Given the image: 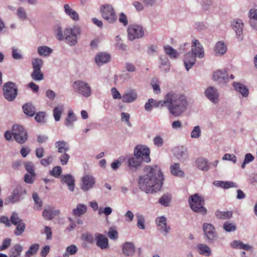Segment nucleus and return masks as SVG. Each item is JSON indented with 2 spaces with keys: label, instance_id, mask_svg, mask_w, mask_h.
I'll list each match as a JSON object with an SVG mask.
<instances>
[{
  "label": "nucleus",
  "instance_id": "nucleus-1",
  "mask_svg": "<svg viewBox=\"0 0 257 257\" xmlns=\"http://www.w3.org/2000/svg\"><path fill=\"white\" fill-rule=\"evenodd\" d=\"M164 176L160 167H149L146 173L139 176L138 184L139 189L146 193H154L162 187Z\"/></svg>",
  "mask_w": 257,
  "mask_h": 257
},
{
  "label": "nucleus",
  "instance_id": "nucleus-2",
  "mask_svg": "<svg viewBox=\"0 0 257 257\" xmlns=\"http://www.w3.org/2000/svg\"><path fill=\"white\" fill-rule=\"evenodd\" d=\"M188 103L186 97L182 94L170 91L167 92L163 100L156 101L154 103L156 107H166L172 116L178 117L182 115L187 109Z\"/></svg>",
  "mask_w": 257,
  "mask_h": 257
},
{
  "label": "nucleus",
  "instance_id": "nucleus-3",
  "mask_svg": "<svg viewBox=\"0 0 257 257\" xmlns=\"http://www.w3.org/2000/svg\"><path fill=\"white\" fill-rule=\"evenodd\" d=\"M72 87L74 92L85 98L89 97L92 95V88L86 81L77 80L72 83Z\"/></svg>",
  "mask_w": 257,
  "mask_h": 257
},
{
  "label": "nucleus",
  "instance_id": "nucleus-4",
  "mask_svg": "<svg viewBox=\"0 0 257 257\" xmlns=\"http://www.w3.org/2000/svg\"><path fill=\"white\" fill-rule=\"evenodd\" d=\"M81 33L80 28L78 26L67 28L64 30V40L70 46H74L77 43V37Z\"/></svg>",
  "mask_w": 257,
  "mask_h": 257
},
{
  "label": "nucleus",
  "instance_id": "nucleus-5",
  "mask_svg": "<svg viewBox=\"0 0 257 257\" xmlns=\"http://www.w3.org/2000/svg\"><path fill=\"white\" fill-rule=\"evenodd\" d=\"M13 136L16 141L19 144L24 143L28 139V134L23 126L18 124L12 127Z\"/></svg>",
  "mask_w": 257,
  "mask_h": 257
},
{
  "label": "nucleus",
  "instance_id": "nucleus-6",
  "mask_svg": "<svg viewBox=\"0 0 257 257\" xmlns=\"http://www.w3.org/2000/svg\"><path fill=\"white\" fill-rule=\"evenodd\" d=\"M100 12L102 18L109 23H113L116 21L115 12L111 5L102 6L101 7Z\"/></svg>",
  "mask_w": 257,
  "mask_h": 257
},
{
  "label": "nucleus",
  "instance_id": "nucleus-7",
  "mask_svg": "<svg viewBox=\"0 0 257 257\" xmlns=\"http://www.w3.org/2000/svg\"><path fill=\"white\" fill-rule=\"evenodd\" d=\"M4 95L8 101L14 100L17 95V88L12 82L5 83L3 86Z\"/></svg>",
  "mask_w": 257,
  "mask_h": 257
},
{
  "label": "nucleus",
  "instance_id": "nucleus-8",
  "mask_svg": "<svg viewBox=\"0 0 257 257\" xmlns=\"http://www.w3.org/2000/svg\"><path fill=\"white\" fill-rule=\"evenodd\" d=\"M134 154L136 156L142 159L145 162L148 163L151 161L150 158V151L148 147L145 145H137L134 149Z\"/></svg>",
  "mask_w": 257,
  "mask_h": 257
},
{
  "label": "nucleus",
  "instance_id": "nucleus-9",
  "mask_svg": "<svg viewBox=\"0 0 257 257\" xmlns=\"http://www.w3.org/2000/svg\"><path fill=\"white\" fill-rule=\"evenodd\" d=\"M204 199L198 194H194V212L204 215L207 213V210L204 206Z\"/></svg>",
  "mask_w": 257,
  "mask_h": 257
},
{
  "label": "nucleus",
  "instance_id": "nucleus-10",
  "mask_svg": "<svg viewBox=\"0 0 257 257\" xmlns=\"http://www.w3.org/2000/svg\"><path fill=\"white\" fill-rule=\"evenodd\" d=\"M128 38L133 41L142 38L144 35V29L141 25H133L127 29Z\"/></svg>",
  "mask_w": 257,
  "mask_h": 257
},
{
  "label": "nucleus",
  "instance_id": "nucleus-11",
  "mask_svg": "<svg viewBox=\"0 0 257 257\" xmlns=\"http://www.w3.org/2000/svg\"><path fill=\"white\" fill-rule=\"evenodd\" d=\"M26 194V190L22 186L15 189L11 195L6 200V204L15 203L23 199V196Z\"/></svg>",
  "mask_w": 257,
  "mask_h": 257
},
{
  "label": "nucleus",
  "instance_id": "nucleus-12",
  "mask_svg": "<svg viewBox=\"0 0 257 257\" xmlns=\"http://www.w3.org/2000/svg\"><path fill=\"white\" fill-rule=\"evenodd\" d=\"M95 182V179L92 175H85L81 179L80 188L84 192H87L94 187Z\"/></svg>",
  "mask_w": 257,
  "mask_h": 257
},
{
  "label": "nucleus",
  "instance_id": "nucleus-13",
  "mask_svg": "<svg viewBox=\"0 0 257 257\" xmlns=\"http://www.w3.org/2000/svg\"><path fill=\"white\" fill-rule=\"evenodd\" d=\"M204 235L209 242H213L217 238L215 227L210 223H205L203 225Z\"/></svg>",
  "mask_w": 257,
  "mask_h": 257
},
{
  "label": "nucleus",
  "instance_id": "nucleus-14",
  "mask_svg": "<svg viewBox=\"0 0 257 257\" xmlns=\"http://www.w3.org/2000/svg\"><path fill=\"white\" fill-rule=\"evenodd\" d=\"M156 223L158 229L164 235H167L170 232L171 228L167 225V219L164 216L157 217Z\"/></svg>",
  "mask_w": 257,
  "mask_h": 257
},
{
  "label": "nucleus",
  "instance_id": "nucleus-15",
  "mask_svg": "<svg viewBox=\"0 0 257 257\" xmlns=\"http://www.w3.org/2000/svg\"><path fill=\"white\" fill-rule=\"evenodd\" d=\"M231 26L235 32L236 38L242 41L243 38L242 30L244 27L242 21L239 19H234L231 22Z\"/></svg>",
  "mask_w": 257,
  "mask_h": 257
},
{
  "label": "nucleus",
  "instance_id": "nucleus-16",
  "mask_svg": "<svg viewBox=\"0 0 257 257\" xmlns=\"http://www.w3.org/2000/svg\"><path fill=\"white\" fill-rule=\"evenodd\" d=\"M213 79L219 84H225L229 80L228 74L225 69L218 70L214 72Z\"/></svg>",
  "mask_w": 257,
  "mask_h": 257
},
{
  "label": "nucleus",
  "instance_id": "nucleus-17",
  "mask_svg": "<svg viewBox=\"0 0 257 257\" xmlns=\"http://www.w3.org/2000/svg\"><path fill=\"white\" fill-rule=\"evenodd\" d=\"M138 98V94L136 90L129 89L125 91L122 96V101L124 103H132Z\"/></svg>",
  "mask_w": 257,
  "mask_h": 257
},
{
  "label": "nucleus",
  "instance_id": "nucleus-18",
  "mask_svg": "<svg viewBox=\"0 0 257 257\" xmlns=\"http://www.w3.org/2000/svg\"><path fill=\"white\" fill-rule=\"evenodd\" d=\"M61 183L67 185L68 190L74 191L75 188V179L71 174L63 175L60 176Z\"/></svg>",
  "mask_w": 257,
  "mask_h": 257
},
{
  "label": "nucleus",
  "instance_id": "nucleus-19",
  "mask_svg": "<svg viewBox=\"0 0 257 257\" xmlns=\"http://www.w3.org/2000/svg\"><path fill=\"white\" fill-rule=\"evenodd\" d=\"M96 245L101 249H106L108 247V240L104 235L96 233L94 234Z\"/></svg>",
  "mask_w": 257,
  "mask_h": 257
},
{
  "label": "nucleus",
  "instance_id": "nucleus-20",
  "mask_svg": "<svg viewBox=\"0 0 257 257\" xmlns=\"http://www.w3.org/2000/svg\"><path fill=\"white\" fill-rule=\"evenodd\" d=\"M205 95L214 103H216L218 101L219 93L217 89L214 87H209L205 91Z\"/></svg>",
  "mask_w": 257,
  "mask_h": 257
},
{
  "label": "nucleus",
  "instance_id": "nucleus-21",
  "mask_svg": "<svg viewBox=\"0 0 257 257\" xmlns=\"http://www.w3.org/2000/svg\"><path fill=\"white\" fill-rule=\"evenodd\" d=\"M142 160L141 158L134 156H131L127 159V164L129 168L133 171H136L141 166Z\"/></svg>",
  "mask_w": 257,
  "mask_h": 257
},
{
  "label": "nucleus",
  "instance_id": "nucleus-22",
  "mask_svg": "<svg viewBox=\"0 0 257 257\" xmlns=\"http://www.w3.org/2000/svg\"><path fill=\"white\" fill-rule=\"evenodd\" d=\"M204 50L203 47L200 43L199 41H194V57L201 59L204 57Z\"/></svg>",
  "mask_w": 257,
  "mask_h": 257
},
{
  "label": "nucleus",
  "instance_id": "nucleus-23",
  "mask_svg": "<svg viewBox=\"0 0 257 257\" xmlns=\"http://www.w3.org/2000/svg\"><path fill=\"white\" fill-rule=\"evenodd\" d=\"M54 147L59 153L67 152L70 149L69 143L64 140H59L54 144Z\"/></svg>",
  "mask_w": 257,
  "mask_h": 257
},
{
  "label": "nucleus",
  "instance_id": "nucleus-24",
  "mask_svg": "<svg viewBox=\"0 0 257 257\" xmlns=\"http://www.w3.org/2000/svg\"><path fill=\"white\" fill-rule=\"evenodd\" d=\"M77 120V117L74 113L72 109H69L68 114L65 119V125L68 127L72 128L74 126V122Z\"/></svg>",
  "mask_w": 257,
  "mask_h": 257
},
{
  "label": "nucleus",
  "instance_id": "nucleus-25",
  "mask_svg": "<svg viewBox=\"0 0 257 257\" xmlns=\"http://www.w3.org/2000/svg\"><path fill=\"white\" fill-rule=\"evenodd\" d=\"M110 54L104 52L98 53L95 56V61L98 65L108 62L110 60Z\"/></svg>",
  "mask_w": 257,
  "mask_h": 257
},
{
  "label": "nucleus",
  "instance_id": "nucleus-26",
  "mask_svg": "<svg viewBox=\"0 0 257 257\" xmlns=\"http://www.w3.org/2000/svg\"><path fill=\"white\" fill-rule=\"evenodd\" d=\"M233 86L235 90L241 94L243 97H247L248 96V89L244 84L239 82H234L233 83Z\"/></svg>",
  "mask_w": 257,
  "mask_h": 257
},
{
  "label": "nucleus",
  "instance_id": "nucleus-27",
  "mask_svg": "<svg viewBox=\"0 0 257 257\" xmlns=\"http://www.w3.org/2000/svg\"><path fill=\"white\" fill-rule=\"evenodd\" d=\"M227 51V47L225 43L222 41H219L216 43L214 47V52L216 56H222Z\"/></svg>",
  "mask_w": 257,
  "mask_h": 257
},
{
  "label": "nucleus",
  "instance_id": "nucleus-28",
  "mask_svg": "<svg viewBox=\"0 0 257 257\" xmlns=\"http://www.w3.org/2000/svg\"><path fill=\"white\" fill-rule=\"evenodd\" d=\"M160 65L159 66L160 69L164 72H167L170 69V62L168 58L164 55L160 56L159 58Z\"/></svg>",
  "mask_w": 257,
  "mask_h": 257
},
{
  "label": "nucleus",
  "instance_id": "nucleus-29",
  "mask_svg": "<svg viewBox=\"0 0 257 257\" xmlns=\"http://www.w3.org/2000/svg\"><path fill=\"white\" fill-rule=\"evenodd\" d=\"M64 105L62 104H59L56 105L53 110V114L56 121L60 120L62 114L64 111Z\"/></svg>",
  "mask_w": 257,
  "mask_h": 257
},
{
  "label": "nucleus",
  "instance_id": "nucleus-30",
  "mask_svg": "<svg viewBox=\"0 0 257 257\" xmlns=\"http://www.w3.org/2000/svg\"><path fill=\"white\" fill-rule=\"evenodd\" d=\"M122 252L126 256H132L135 252V247L133 243L125 242L122 246Z\"/></svg>",
  "mask_w": 257,
  "mask_h": 257
},
{
  "label": "nucleus",
  "instance_id": "nucleus-31",
  "mask_svg": "<svg viewBox=\"0 0 257 257\" xmlns=\"http://www.w3.org/2000/svg\"><path fill=\"white\" fill-rule=\"evenodd\" d=\"M196 167L200 170L207 171L209 170V164L206 159L200 157L196 161Z\"/></svg>",
  "mask_w": 257,
  "mask_h": 257
},
{
  "label": "nucleus",
  "instance_id": "nucleus-32",
  "mask_svg": "<svg viewBox=\"0 0 257 257\" xmlns=\"http://www.w3.org/2000/svg\"><path fill=\"white\" fill-rule=\"evenodd\" d=\"M184 64L187 71H189L193 66V49L191 52L187 53L184 57Z\"/></svg>",
  "mask_w": 257,
  "mask_h": 257
},
{
  "label": "nucleus",
  "instance_id": "nucleus-33",
  "mask_svg": "<svg viewBox=\"0 0 257 257\" xmlns=\"http://www.w3.org/2000/svg\"><path fill=\"white\" fill-rule=\"evenodd\" d=\"M199 253L203 255L209 256L211 254V250L210 247L204 244H198L196 247Z\"/></svg>",
  "mask_w": 257,
  "mask_h": 257
},
{
  "label": "nucleus",
  "instance_id": "nucleus-34",
  "mask_svg": "<svg viewBox=\"0 0 257 257\" xmlns=\"http://www.w3.org/2000/svg\"><path fill=\"white\" fill-rule=\"evenodd\" d=\"M65 13L72 20L75 21L79 20V15L77 13L73 10L69 5L65 4L64 6Z\"/></svg>",
  "mask_w": 257,
  "mask_h": 257
},
{
  "label": "nucleus",
  "instance_id": "nucleus-35",
  "mask_svg": "<svg viewBox=\"0 0 257 257\" xmlns=\"http://www.w3.org/2000/svg\"><path fill=\"white\" fill-rule=\"evenodd\" d=\"M87 211V206L83 204H78L76 207L73 209L72 214L76 216H81Z\"/></svg>",
  "mask_w": 257,
  "mask_h": 257
},
{
  "label": "nucleus",
  "instance_id": "nucleus-36",
  "mask_svg": "<svg viewBox=\"0 0 257 257\" xmlns=\"http://www.w3.org/2000/svg\"><path fill=\"white\" fill-rule=\"evenodd\" d=\"M55 37L59 41L64 40V31H63L62 27L59 24H56L53 27Z\"/></svg>",
  "mask_w": 257,
  "mask_h": 257
},
{
  "label": "nucleus",
  "instance_id": "nucleus-37",
  "mask_svg": "<svg viewBox=\"0 0 257 257\" xmlns=\"http://www.w3.org/2000/svg\"><path fill=\"white\" fill-rule=\"evenodd\" d=\"M23 250V247L19 244H16L10 249L9 257H19L21 252Z\"/></svg>",
  "mask_w": 257,
  "mask_h": 257
},
{
  "label": "nucleus",
  "instance_id": "nucleus-38",
  "mask_svg": "<svg viewBox=\"0 0 257 257\" xmlns=\"http://www.w3.org/2000/svg\"><path fill=\"white\" fill-rule=\"evenodd\" d=\"M164 50L165 53L171 58L176 59L179 56V53L169 45L164 46Z\"/></svg>",
  "mask_w": 257,
  "mask_h": 257
},
{
  "label": "nucleus",
  "instance_id": "nucleus-39",
  "mask_svg": "<svg viewBox=\"0 0 257 257\" xmlns=\"http://www.w3.org/2000/svg\"><path fill=\"white\" fill-rule=\"evenodd\" d=\"M170 171L173 176L177 177L184 176V173L180 169V165L178 163H175L171 165L170 166Z\"/></svg>",
  "mask_w": 257,
  "mask_h": 257
},
{
  "label": "nucleus",
  "instance_id": "nucleus-40",
  "mask_svg": "<svg viewBox=\"0 0 257 257\" xmlns=\"http://www.w3.org/2000/svg\"><path fill=\"white\" fill-rule=\"evenodd\" d=\"M38 54L43 57H48L53 52V50L46 46H39L37 48Z\"/></svg>",
  "mask_w": 257,
  "mask_h": 257
},
{
  "label": "nucleus",
  "instance_id": "nucleus-41",
  "mask_svg": "<svg viewBox=\"0 0 257 257\" xmlns=\"http://www.w3.org/2000/svg\"><path fill=\"white\" fill-rule=\"evenodd\" d=\"M215 215L219 219L225 220L229 219L232 216V212L230 211H221L217 210L215 212Z\"/></svg>",
  "mask_w": 257,
  "mask_h": 257
},
{
  "label": "nucleus",
  "instance_id": "nucleus-42",
  "mask_svg": "<svg viewBox=\"0 0 257 257\" xmlns=\"http://www.w3.org/2000/svg\"><path fill=\"white\" fill-rule=\"evenodd\" d=\"M137 220V226L140 229H145V217L144 215L140 213H137L136 215Z\"/></svg>",
  "mask_w": 257,
  "mask_h": 257
},
{
  "label": "nucleus",
  "instance_id": "nucleus-43",
  "mask_svg": "<svg viewBox=\"0 0 257 257\" xmlns=\"http://www.w3.org/2000/svg\"><path fill=\"white\" fill-rule=\"evenodd\" d=\"M24 112L29 116H33L35 113V107L31 103H26L23 106Z\"/></svg>",
  "mask_w": 257,
  "mask_h": 257
},
{
  "label": "nucleus",
  "instance_id": "nucleus-44",
  "mask_svg": "<svg viewBox=\"0 0 257 257\" xmlns=\"http://www.w3.org/2000/svg\"><path fill=\"white\" fill-rule=\"evenodd\" d=\"M78 251V247L74 244H71L66 247L63 257H69L70 255H74Z\"/></svg>",
  "mask_w": 257,
  "mask_h": 257
},
{
  "label": "nucleus",
  "instance_id": "nucleus-45",
  "mask_svg": "<svg viewBox=\"0 0 257 257\" xmlns=\"http://www.w3.org/2000/svg\"><path fill=\"white\" fill-rule=\"evenodd\" d=\"M16 15L18 18L21 21H25L28 20V16L26 11L23 7H21L18 9Z\"/></svg>",
  "mask_w": 257,
  "mask_h": 257
},
{
  "label": "nucleus",
  "instance_id": "nucleus-46",
  "mask_svg": "<svg viewBox=\"0 0 257 257\" xmlns=\"http://www.w3.org/2000/svg\"><path fill=\"white\" fill-rule=\"evenodd\" d=\"M40 245L38 243H34L31 245L25 254L26 257H31L35 254L39 248Z\"/></svg>",
  "mask_w": 257,
  "mask_h": 257
},
{
  "label": "nucleus",
  "instance_id": "nucleus-47",
  "mask_svg": "<svg viewBox=\"0 0 257 257\" xmlns=\"http://www.w3.org/2000/svg\"><path fill=\"white\" fill-rule=\"evenodd\" d=\"M32 65L33 70L41 69L43 65V61L40 58H33L32 60Z\"/></svg>",
  "mask_w": 257,
  "mask_h": 257
},
{
  "label": "nucleus",
  "instance_id": "nucleus-48",
  "mask_svg": "<svg viewBox=\"0 0 257 257\" xmlns=\"http://www.w3.org/2000/svg\"><path fill=\"white\" fill-rule=\"evenodd\" d=\"M115 47L118 50L121 51H126L127 46L122 43V41L119 36H117L115 37Z\"/></svg>",
  "mask_w": 257,
  "mask_h": 257
},
{
  "label": "nucleus",
  "instance_id": "nucleus-49",
  "mask_svg": "<svg viewBox=\"0 0 257 257\" xmlns=\"http://www.w3.org/2000/svg\"><path fill=\"white\" fill-rule=\"evenodd\" d=\"M32 78L35 81H41L44 79V75L41 72V69L33 70L31 74Z\"/></svg>",
  "mask_w": 257,
  "mask_h": 257
},
{
  "label": "nucleus",
  "instance_id": "nucleus-50",
  "mask_svg": "<svg viewBox=\"0 0 257 257\" xmlns=\"http://www.w3.org/2000/svg\"><path fill=\"white\" fill-rule=\"evenodd\" d=\"M171 200V196L170 194H166L163 195L159 199V202L162 205L167 207L169 206Z\"/></svg>",
  "mask_w": 257,
  "mask_h": 257
},
{
  "label": "nucleus",
  "instance_id": "nucleus-51",
  "mask_svg": "<svg viewBox=\"0 0 257 257\" xmlns=\"http://www.w3.org/2000/svg\"><path fill=\"white\" fill-rule=\"evenodd\" d=\"M223 228L226 232H232L236 229L235 224L229 221H226L224 223Z\"/></svg>",
  "mask_w": 257,
  "mask_h": 257
},
{
  "label": "nucleus",
  "instance_id": "nucleus-52",
  "mask_svg": "<svg viewBox=\"0 0 257 257\" xmlns=\"http://www.w3.org/2000/svg\"><path fill=\"white\" fill-rule=\"evenodd\" d=\"M12 57L15 60H21L23 58L21 50L15 48H12Z\"/></svg>",
  "mask_w": 257,
  "mask_h": 257
},
{
  "label": "nucleus",
  "instance_id": "nucleus-53",
  "mask_svg": "<svg viewBox=\"0 0 257 257\" xmlns=\"http://www.w3.org/2000/svg\"><path fill=\"white\" fill-rule=\"evenodd\" d=\"M254 158L251 154H250V153L246 154L245 155L244 161L241 164V168L242 169H244L246 165L248 163H249L252 162L254 160Z\"/></svg>",
  "mask_w": 257,
  "mask_h": 257
},
{
  "label": "nucleus",
  "instance_id": "nucleus-54",
  "mask_svg": "<svg viewBox=\"0 0 257 257\" xmlns=\"http://www.w3.org/2000/svg\"><path fill=\"white\" fill-rule=\"evenodd\" d=\"M16 229L15 230V234L16 235H21L25 229V224L23 222V221L21 222L20 223L17 224Z\"/></svg>",
  "mask_w": 257,
  "mask_h": 257
},
{
  "label": "nucleus",
  "instance_id": "nucleus-55",
  "mask_svg": "<svg viewBox=\"0 0 257 257\" xmlns=\"http://www.w3.org/2000/svg\"><path fill=\"white\" fill-rule=\"evenodd\" d=\"M62 169L60 166L54 167L50 172V174L55 178H58L62 173Z\"/></svg>",
  "mask_w": 257,
  "mask_h": 257
},
{
  "label": "nucleus",
  "instance_id": "nucleus-56",
  "mask_svg": "<svg viewBox=\"0 0 257 257\" xmlns=\"http://www.w3.org/2000/svg\"><path fill=\"white\" fill-rule=\"evenodd\" d=\"M33 198L35 203L34 206L35 209L39 210L42 205L41 200H40L38 194L36 193L33 194Z\"/></svg>",
  "mask_w": 257,
  "mask_h": 257
},
{
  "label": "nucleus",
  "instance_id": "nucleus-57",
  "mask_svg": "<svg viewBox=\"0 0 257 257\" xmlns=\"http://www.w3.org/2000/svg\"><path fill=\"white\" fill-rule=\"evenodd\" d=\"M11 222L14 225H17L21 223L23 220L19 217L18 214L16 212H13L10 218Z\"/></svg>",
  "mask_w": 257,
  "mask_h": 257
},
{
  "label": "nucleus",
  "instance_id": "nucleus-58",
  "mask_svg": "<svg viewBox=\"0 0 257 257\" xmlns=\"http://www.w3.org/2000/svg\"><path fill=\"white\" fill-rule=\"evenodd\" d=\"M112 212V209L110 207H105L104 208H100L98 210L99 215L104 214L108 216Z\"/></svg>",
  "mask_w": 257,
  "mask_h": 257
},
{
  "label": "nucleus",
  "instance_id": "nucleus-59",
  "mask_svg": "<svg viewBox=\"0 0 257 257\" xmlns=\"http://www.w3.org/2000/svg\"><path fill=\"white\" fill-rule=\"evenodd\" d=\"M69 159L70 156L67 152L63 153L59 157L60 163L62 165H66Z\"/></svg>",
  "mask_w": 257,
  "mask_h": 257
},
{
  "label": "nucleus",
  "instance_id": "nucleus-60",
  "mask_svg": "<svg viewBox=\"0 0 257 257\" xmlns=\"http://www.w3.org/2000/svg\"><path fill=\"white\" fill-rule=\"evenodd\" d=\"M212 4V0H202L201 2V7L202 9L205 11H208L210 8Z\"/></svg>",
  "mask_w": 257,
  "mask_h": 257
},
{
  "label": "nucleus",
  "instance_id": "nucleus-61",
  "mask_svg": "<svg viewBox=\"0 0 257 257\" xmlns=\"http://www.w3.org/2000/svg\"><path fill=\"white\" fill-rule=\"evenodd\" d=\"M222 160L230 161L235 164L237 162L236 156L234 154H225L222 157Z\"/></svg>",
  "mask_w": 257,
  "mask_h": 257
},
{
  "label": "nucleus",
  "instance_id": "nucleus-62",
  "mask_svg": "<svg viewBox=\"0 0 257 257\" xmlns=\"http://www.w3.org/2000/svg\"><path fill=\"white\" fill-rule=\"evenodd\" d=\"M26 170L30 174H33V176H36V174L34 171V166L32 162H27L25 164Z\"/></svg>",
  "mask_w": 257,
  "mask_h": 257
},
{
  "label": "nucleus",
  "instance_id": "nucleus-63",
  "mask_svg": "<svg viewBox=\"0 0 257 257\" xmlns=\"http://www.w3.org/2000/svg\"><path fill=\"white\" fill-rule=\"evenodd\" d=\"M154 145L158 148L161 147L164 144L163 139L160 136H157L153 139Z\"/></svg>",
  "mask_w": 257,
  "mask_h": 257
},
{
  "label": "nucleus",
  "instance_id": "nucleus-64",
  "mask_svg": "<svg viewBox=\"0 0 257 257\" xmlns=\"http://www.w3.org/2000/svg\"><path fill=\"white\" fill-rule=\"evenodd\" d=\"M248 16L249 20H257V9H251L248 12Z\"/></svg>",
  "mask_w": 257,
  "mask_h": 257
}]
</instances>
